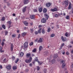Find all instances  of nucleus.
Instances as JSON below:
<instances>
[{
	"label": "nucleus",
	"instance_id": "obj_1",
	"mask_svg": "<svg viewBox=\"0 0 73 73\" xmlns=\"http://www.w3.org/2000/svg\"><path fill=\"white\" fill-rule=\"evenodd\" d=\"M69 3V1L68 0H65L64 2H63V5H65V7H66L68 5V3Z\"/></svg>",
	"mask_w": 73,
	"mask_h": 73
},
{
	"label": "nucleus",
	"instance_id": "obj_2",
	"mask_svg": "<svg viewBox=\"0 0 73 73\" xmlns=\"http://www.w3.org/2000/svg\"><path fill=\"white\" fill-rule=\"evenodd\" d=\"M32 60V57L30 56L29 59H26L25 60V62L26 63H30L31 62Z\"/></svg>",
	"mask_w": 73,
	"mask_h": 73
},
{
	"label": "nucleus",
	"instance_id": "obj_3",
	"mask_svg": "<svg viewBox=\"0 0 73 73\" xmlns=\"http://www.w3.org/2000/svg\"><path fill=\"white\" fill-rule=\"evenodd\" d=\"M28 42H26L25 43L24 45V48H28Z\"/></svg>",
	"mask_w": 73,
	"mask_h": 73
},
{
	"label": "nucleus",
	"instance_id": "obj_4",
	"mask_svg": "<svg viewBox=\"0 0 73 73\" xmlns=\"http://www.w3.org/2000/svg\"><path fill=\"white\" fill-rule=\"evenodd\" d=\"M7 24H9L8 25L9 26L8 29H9V28H11V24H12V22L11 21H7Z\"/></svg>",
	"mask_w": 73,
	"mask_h": 73
},
{
	"label": "nucleus",
	"instance_id": "obj_5",
	"mask_svg": "<svg viewBox=\"0 0 73 73\" xmlns=\"http://www.w3.org/2000/svg\"><path fill=\"white\" fill-rule=\"evenodd\" d=\"M43 38H40L39 40L37 41L38 43H41L43 42Z\"/></svg>",
	"mask_w": 73,
	"mask_h": 73
},
{
	"label": "nucleus",
	"instance_id": "obj_6",
	"mask_svg": "<svg viewBox=\"0 0 73 73\" xmlns=\"http://www.w3.org/2000/svg\"><path fill=\"white\" fill-rule=\"evenodd\" d=\"M62 64H62V68H64V67H65V66L66 65V64L65 63V61L62 60Z\"/></svg>",
	"mask_w": 73,
	"mask_h": 73
},
{
	"label": "nucleus",
	"instance_id": "obj_7",
	"mask_svg": "<svg viewBox=\"0 0 73 73\" xmlns=\"http://www.w3.org/2000/svg\"><path fill=\"white\" fill-rule=\"evenodd\" d=\"M55 62V60L53 59L51 61L50 60L48 62L49 64H50L51 63H52V64H54Z\"/></svg>",
	"mask_w": 73,
	"mask_h": 73
},
{
	"label": "nucleus",
	"instance_id": "obj_8",
	"mask_svg": "<svg viewBox=\"0 0 73 73\" xmlns=\"http://www.w3.org/2000/svg\"><path fill=\"white\" fill-rule=\"evenodd\" d=\"M61 39L63 41H65L66 40V37H64L63 36H62L61 37Z\"/></svg>",
	"mask_w": 73,
	"mask_h": 73
},
{
	"label": "nucleus",
	"instance_id": "obj_9",
	"mask_svg": "<svg viewBox=\"0 0 73 73\" xmlns=\"http://www.w3.org/2000/svg\"><path fill=\"white\" fill-rule=\"evenodd\" d=\"M6 68L8 69V70H10L11 69V64H9L8 66H6Z\"/></svg>",
	"mask_w": 73,
	"mask_h": 73
},
{
	"label": "nucleus",
	"instance_id": "obj_10",
	"mask_svg": "<svg viewBox=\"0 0 73 73\" xmlns=\"http://www.w3.org/2000/svg\"><path fill=\"white\" fill-rule=\"evenodd\" d=\"M41 22L43 23H45L46 22V19L44 18H42L41 20Z\"/></svg>",
	"mask_w": 73,
	"mask_h": 73
},
{
	"label": "nucleus",
	"instance_id": "obj_11",
	"mask_svg": "<svg viewBox=\"0 0 73 73\" xmlns=\"http://www.w3.org/2000/svg\"><path fill=\"white\" fill-rule=\"evenodd\" d=\"M26 34L27 33H25V32H24L23 33H22L21 35L22 37H24L26 36Z\"/></svg>",
	"mask_w": 73,
	"mask_h": 73
},
{
	"label": "nucleus",
	"instance_id": "obj_12",
	"mask_svg": "<svg viewBox=\"0 0 73 73\" xmlns=\"http://www.w3.org/2000/svg\"><path fill=\"white\" fill-rule=\"evenodd\" d=\"M51 11H52V12L57 11V8H55L54 9H51Z\"/></svg>",
	"mask_w": 73,
	"mask_h": 73
},
{
	"label": "nucleus",
	"instance_id": "obj_13",
	"mask_svg": "<svg viewBox=\"0 0 73 73\" xmlns=\"http://www.w3.org/2000/svg\"><path fill=\"white\" fill-rule=\"evenodd\" d=\"M51 5V3H47L46 4V6L47 7H49Z\"/></svg>",
	"mask_w": 73,
	"mask_h": 73
},
{
	"label": "nucleus",
	"instance_id": "obj_14",
	"mask_svg": "<svg viewBox=\"0 0 73 73\" xmlns=\"http://www.w3.org/2000/svg\"><path fill=\"white\" fill-rule=\"evenodd\" d=\"M31 56V53H27L26 54V57H27V58H28L29 57Z\"/></svg>",
	"mask_w": 73,
	"mask_h": 73
},
{
	"label": "nucleus",
	"instance_id": "obj_15",
	"mask_svg": "<svg viewBox=\"0 0 73 73\" xmlns=\"http://www.w3.org/2000/svg\"><path fill=\"white\" fill-rule=\"evenodd\" d=\"M30 18L31 19H35V15H30Z\"/></svg>",
	"mask_w": 73,
	"mask_h": 73
},
{
	"label": "nucleus",
	"instance_id": "obj_16",
	"mask_svg": "<svg viewBox=\"0 0 73 73\" xmlns=\"http://www.w3.org/2000/svg\"><path fill=\"white\" fill-rule=\"evenodd\" d=\"M27 8V6H25V7L23 8V10H22L23 12H25L26 11V9Z\"/></svg>",
	"mask_w": 73,
	"mask_h": 73
},
{
	"label": "nucleus",
	"instance_id": "obj_17",
	"mask_svg": "<svg viewBox=\"0 0 73 73\" xmlns=\"http://www.w3.org/2000/svg\"><path fill=\"white\" fill-rule=\"evenodd\" d=\"M28 3H29L28 0H25V1L24 2V4H28Z\"/></svg>",
	"mask_w": 73,
	"mask_h": 73
},
{
	"label": "nucleus",
	"instance_id": "obj_18",
	"mask_svg": "<svg viewBox=\"0 0 73 73\" xmlns=\"http://www.w3.org/2000/svg\"><path fill=\"white\" fill-rule=\"evenodd\" d=\"M44 16H45L46 19H47V20H48V19L49 18V16H48V14H44Z\"/></svg>",
	"mask_w": 73,
	"mask_h": 73
},
{
	"label": "nucleus",
	"instance_id": "obj_19",
	"mask_svg": "<svg viewBox=\"0 0 73 73\" xmlns=\"http://www.w3.org/2000/svg\"><path fill=\"white\" fill-rule=\"evenodd\" d=\"M65 35L66 37H68V36H70V35L68 33H66L65 34Z\"/></svg>",
	"mask_w": 73,
	"mask_h": 73
},
{
	"label": "nucleus",
	"instance_id": "obj_20",
	"mask_svg": "<svg viewBox=\"0 0 73 73\" xmlns=\"http://www.w3.org/2000/svg\"><path fill=\"white\" fill-rule=\"evenodd\" d=\"M42 46H39V52H40V51H41V50L42 49Z\"/></svg>",
	"mask_w": 73,
	"mask_h": 73
},
{
	"label": "nucleus",
	"instance_id": "obj_21",
	"mask_svg": "<svg viewBox=\"0 0 73 73\" xmlns=\"http://www.w3.org/2000/svg\"><path fill=\"white\" fill-rule=\"evenodd\" d=\"M20 57H23L24 56V53L22 52H21L20 54Z\"/></svg>",
	"mask_w": 73,
	"mask_h": 73
},
{
	"label": "nucleus",
	"instance_id": "obj_22",
	"mask_svg": "<svg viewBox=\"0 0 73 73\" xmlns=\"http://www.w3.org/2000/svg\"><path fill=\"white\" fill-rule=\"evenodd\" d=\"M58 56V55H57V54H55L54 55L53 58H56Z\"/></svg>",
	"mask_w": 73,
	"mask_h": 73
},
{
	"label": "nucleus",
	"instance_id": "obj_23",
	"mask_svg": "<svg viewBox=\"0 0 73 73\" xmlns=\"http://www.w3.org/2000/svg\"><path fill=\"white\" fill-rule=\"evenodd\" d=\"M17 67L16 66H13V69L14 70H16L17 69Z\"/></svg>",
	"mask_w": 73,
	"mask_h": 73
},
{
	"label": "nucleus",
	"instance_id": "obj_24",
	"mask_svg": "<svg viewBox=\"0 0 73 73\" xmlns=\"http://www.w3.org/2000/svg\"><path fill=\"white\" fill-rule=\"evenodd\" d=\"M24 23L25 25H26V26H27L28 25V22L27 21H24Z\"/></svg>",
	"mask_w": 73,
	"mask_h": 73
},
{
	"label": "nucleus",
	"instance_id": "obj_25",
	"mask_svg": "<svg viewBox=\"0 0 73 73\" xmlns=\"http://www.w3.org/2000/svg\"><path fill=\"white\" fill-rule=\"evenodd\" d=\"M42 7H40L38 9V11L39 12H42Z\"/></svg>",
	"mask_w": 73,
	"mask_h": 73
},
{
	"label": "nucleus",
	"instance_id": "obj_26",
	"mask_svg": "<svg viewBox=\"0 0 73 73\" xmlns=\"http://www.w3.org/2000/svg\"><path fill=\"white\" fill-rule=\"evenodd\" d=\"M2 47L1 46H0V52L1 53H2V52H3L4 51L2 50Z\"/></svg>",
	"mask_w": 73,
	"mask_h": 73
},
{
	"label": "nucleus",
	"instance_id": "obj_27",
	"mask_svg": "<svg viewBox=\"0 0 73 73\" xmlns=\"http://www.w3.org/2000/svg\"><path fill=\"white\" fill-rule=\"evenodd\" d=\"M47 11V9H46L44 8L43 9V12L44 13H46Z\"/></svg>",
	"mask_w": 73,
	"mask_h": 73
},
{
	"label": "nucleus",
	"instance_id": "obj_28",
	"mask_svg": "<svg viewBox=\"0 0 73 73\" xmlns=\"http://www.w3.org/2000/svg\"><path fill=\"white\" fill-rule=\"evenodd\" d=\"M11 51H13V44H11Z\"/></svg>",
	"mask_w": 73,
	"mask_h": 73
},
{
	"label": "nucleus",
	"instance_id": "obj_29",
	"mask_svg": "<svg viewBox=\"0 0 73 73\" xmlns=\"http://www.w3.org/2000/svg\"><path fill=\"white\" fill-rule=\"evenodd\" d=\"M2 28H3L4 29H5L6 27H5V25H2Z\"/></svg>",
	"mask_w": 73,
	"mask_h": 73
},
{
	"label": "nucleus",
	"instance_id": "obj_30",
	"mask_svg": "<svg viewBox=\"0 0 73 73\" xmlns=\"http://www.w3.org/2000/svg\"><path fill=\"white\" fill-rule=\"evenodd\" d=\"M42 29V28H40L39 29V30H38V33H41V30Z\"/></svg>",
	"mask_w": 73,
	"mask_h": 73
},
{
	"label": "nucleus",
	"instance_id": "obj_31",
	"mask_svg": "<svg viewBox=\"0 0 73 73\" xmlns=\"http://www.w3.org/2000/svg\"><path fill=\"white\" fill-rule=\"evenodd\" d=\"M36 48H35L33 50L32 52L33 53H35V52H36Z\"/></svg>",
	"mask_w": 73,
	"mask_h": 73
},
{
	"label": "nucleus",
	"instance_id": "obj_32",
	"mask_svg": "<svg viewBox=\"0 0 73 73\" xmlns=\"http://www.w3.org/2000/svg\"><path fill=\"white\" fill-rule=\"evenodd\" d=\"M42 33H43V34H44V33H45V31L44 29H42Z\"/></svg>",
	"mask_w": 73,
	"mask_h": 73
},
{
	"label": "nucleus",
	"instance_id": "obj_33",
	"mask_svg": "<svg viewBox=\"0 0 73 73\" xmlns=\"http://www.w3.org/2000/svg\"><path fill=\"white\" fill-rule=\"evenodd\" d=\"M55 36V35L54 34H52L50 35L51 37H53Z\"/></svg>",
	"mask_w": 73,
	"mask_h": 73
},
{
	"label": "nucleus",
	"instance_id": "obj_34",
	"mask_svg": "<svg viewBox=\"0 0 73 73\" xmlns=\"http://www.w3.org/2000/svg\"><path fill=\"white\" fill-rule=\"evenodd\" d=\"M44 55H46V56H47V55L48 54V52H45L44 53Z\"/></svg>",
	"mask_w": 73,
	"mask_h": 73
},
{
	"label": "nucleus",
	"instance_id": "obj_35",
	"mask_svg": "<svg viewBox=\"0 0 73 73\" xmlns=\"http://www.w3.org/2000/svg\"><path fill=\"white\" fill-rule=\"evenodd\" d=\"M19 59L18 58H17L16 60H15V63H17L18 61H19Z\"/></svg>",
	"mask_w": 73,
	"mask_h": 73
},
{
	"label": "nucleus",
	"instance_id": "obj_36",
	"mask_svg": "<svg viewBox=\"0 0 73 73\" xmlns=\"http://www.w3.org/2000/svg\"><path fill=\"white\" fill-rule=\"evenodd\" d=\"M66 55H67L68 56V55L69 54V52L68 51H67L66 52Z\"/></svg>",
	"mask_w": 73,
	"mask_h": 73
},
{
	"label": "nucleus",
	"instance_id": "obj_37",
	"mask_svg": "<svg viewBox=\"0 0 73 73\" xmlns=\"http://www.w3.org/2000/svg\"><path fill=\"white\" fill-rule=\"evenodd\" d=\"M33 42H31L30 44L29 45L30 46H32V45H33Z\"/></svg>",
	"mask_w": 73,
	"mask_h": 73
},
{
	"label": "nucleus",
	"instance_id": "obj_38",
	"mask_svg": "<svg viewBox=\"0 0 73 73\" xmlns=\"http://www.w3.org/2000/svg\"><path fill=\"white\" fill-rule=\"evenodd\" d=\"M66 19H69V16H66Z\"/></svg>",
	"mask_w": 73,
	"mask_h": 73
},
{
	"label": "nucleus",
	"instance_id": "obj_39",
	"mask_svg": "<svg viewBox=\"0 0 73 73\" xmlns=\"http://www.w3.org/2000/svg\"><path fill=\"white\" fill-rule=\"evenodd\" d=\"M16 35V34L13 35H12V37H15Z\"/></svg>",
	"mask_w": 73,
	"mask_h": 73
},
{
	"label": "nucleus",
	"instance_id": "obj_40",
	"mask_svg": "<svg viewBox=\"0 0 73 73\" xmlns=\"http://www.w3.org/2000/svg\"><path fill=\"white\" fill-rule=\"evenodd\" d=\"M50 29H51L50 28H48L47 32H50Z\"/></svg>",
	"mask_w": 73,
	"mask_h": 73
},
{
	"label": "nucleus",
	"instance_id": "obj_41",
	"mask_svg": "<svg viewBox=\"0 0 73 73\" xmlns=\"http://www.w3.org/2000/svg\"><path fill=\"white\" fill-rule=\"evenodd\" d=\"M1 20L2 21H4L5 20V17H3L1 19Z\"/></svg>",
	"mask_w": 73,
	"mask_h": 73
},
{
	"label": "nucleus",
	"instance_id": "obj_42",
	"mask_svg": "<svg viewBox=\"0 0 73 73\" xmlns=\"http://www.w3.org/2000/svg\"><path fill=\"white\" fill-rule=\"evenodd\" d=\"M72 8V6H71L69 5V7H68V9H70Z\"/></svg>",
	"mask_w": 73,
	"mask_h": 73
},
{
	"label": "nucleus",
	"instance_id": "obj_43",
	"mask_svg": "<svg viewBox=\"0 0 73 73\" xmlns=\"http://www.w3.org/2000/svg\"><path fill=\"white\" fill-rule=\"evenodd\" d=\"M55 17H57L58 16V15L57 14H56L55 15Z\"/></svg>",
	"mask_w": 73,
	"mask_h": 73
},
{
	"label": "nucleus",
	"instance_id": "obj_44",
	"mask_svg": "<svg viewBox=\"0 0 73 73\" xmlns=\"http://www.w3.org/2000/svg\"><path fill=\"white\" fill-rule=\"evenodd\" d=\"M34 12H37V10L36 9H34Z\"/></svg>",
	"mask_w": 73,
	"mask_h": 73
},
{
	"label": "nucleus",
	"instance_id": "obj_45",
	"mask_svg": "<svg viewBox=\"0 0 73 73\" xmlns=\"http://www.w3.org/2000/svg\"><path fill=\"white\" fill-rule=\"evenodd\" d=\"M38 64H39V65H41V64H42V63H41V62H40L39 61H38Z\"/></svg>",
	"mask_w": 73,
	"mask_h": 73
},
{
	"label": "nucleus",
	"instance_id": "obj_46",
	"mask_svg": "<svg viewBox=\"0 0 73 73\" xmlns=\"http://www.w3.org/2000/svg\"><path fill=\"white\" fill-rule=\"evenodd\" d=\"M1 45L2 46H3L4 45V42H2L1 43Z\"/></svg>",
	"mask_w": 73,
	"mask_h": 73
},
{
	"label": "nucleus",
	"instance_id": "obj_47",
	"mask_svg": "<svg viewBox=\"0 0 73 73\" xmlns=\"http://www.w3.org/2000/svg\"><path fill=\"white\" fill-rule=\"evenodd\" d=\"M30 30L31 32H33V29H31Z\"/></svg>",
	"mask_w": 73,
	"mask_h": 73
},
{
	"label": "nucleus",
	"instance_id": "obj_48",
	"mask_svg": "<svg viewBox=\"0 0 73 73\" xmlns=\"http://www.w3.org/2000/svg\"><path fill=\"white\" fill-rule=\"evenodd\" d=\"M26 72H28L29 71V70L28 69H27L25 70Z\"/></svg>",
	"mask_w": 73,
	"mask_h": 73
},
{
	"label": "nucleus",
	"instance_id": "obj_49",
	"mask_svg": "<svg viewBox=\"0 0 73 73\" xmlns=\"http://www.w3.org/2000/svg\"><path fill=\"white\" fill-rule=\"evenodd\" d=\"M35 35H37L38 34V32L37 31H36L35 32Z\"/></svg>",
	"mask_w": 73,
	"mask_h": 73
},
{
	"label": "nucleus",
	"instance_id": "obj_50",
	"mask_svg": "<svg viewBox=\"0 0 73 73\" xmlns=\"http://www.w3.org/2000/svg\"><path fill=\"white\" fill-rule=\"evenodd\" d=\"M8 31H6L5 32V35H7V34H8Z\"/></svg>",
	"mask_w": 73,
	"mask_h": 73
},
{
	"label": "nucleus",
	"instance_id": "obj_51",
	"mask_svg": "<svg viewBox=\"0 0 73 73\" xmlns=\"http://www.w3.org/2000/svg\"><path fill=\"white\" fill-rule=\"evenodd\" d=\"M5 61H6V58H5L3 59V61L4 62H5Z\"/></svg>",
	"mask_w": 73,
	"mask_h": 73
},
{
	"label": "nucleus",
	"instance_id": "obj_52",
	"mask_svg": "<svg viewBox=\"0 0 73 73\" xmlns=\"http://www.w3.org/2000/svg\"><path fill=\"white\" fill-rule=\"evenodd\" d=\"M40 69V67L39 66H38L37 67V70H39Z\"/></svg>",
	"mask_w": 73,
	"mask_h": 73
},
{
	"label": "nucleus",
	"instance_id": "obj_53",
	"mask_svg": "<svg viewBox=\"0 0 73 73\" xmlns=\"http://www.w3.org/2000/svg\"><path fill=\"white\" fill-rule=\"evenodd\" d=\"M0 69H2L3 68V66H2V65H0Z\"/></svg>",
	"mask_w": 73,
	"mask_h": 73
},
{
	"label": "nucleus",
	"instance_id": "obj_54",
	"mask_svg": "<svg viewBox=\"0 0 73 73\" xmlns=\"http://www.w3.org/2000/svg\"><path fill=\"white\" fill-rule=\"evenodd\" d=\"M20 34H19L18 35V38H20Z\"/></svg>",
	"mask_w": 73,
	"mask_h": 73
},
{
	"label": "nucleus",
	"instance_id": "obj_55",
	"mask_svg": "<svg viewBox=\"0 0 73 73\" xmlns=\"http://www.w3.org/2000/svg\"><path fill=\"white\" fill-rule=\"evenodd\" d=\"M42 27V26L41 25H40L38 26V28H41V27Z\"/></svg>",
	"mask_w": 73,
	"mask_h": 73
},
{
	"label": "nucleus",
	"instance_id": "obj_56",
	"mask_svg": "<svg viewBox=\"0 0 73 73\" xmlns=\"http://www.w3.org/2000/svg\"><path fill=\"white\" fill-rule=\"evenodd\" d=\"M64 45H65V44H64V43H62V44L61 46L62 47V46H64Z\"/></svg>",
	"mask_w": 73,
	"mask_h": 73
},
{
	"label": "nucleus",
	"instance_id": "obj_57",
	"mask_svg": "<svg viewBox=\"0 0 73 73\" xmlns=\"http://www.w3.org/2000/svg\"><path fill=\"white\" fill-rule=\"evenodd\" d=\"M35 61H37L38 62V59H37V58H36Z\"/></svg>",
	"mask_w": 73,
	"mask_h": 73
},
{
	"label": "nucleus",
	"instance_id": "obj_58",
	"mask_svg": "<svg viewBox=\"0 0 73 73\" xmlns=\"http://www.w3.org/2000/svg\"><path fill=\"white\" fill-rule=\"evenodd\" d=\"M33 22H31L30 23V25H33Z\"/></svg>",
	"mask_w": 73,
	"mask_h": 73
},
{
	"label": "nucleus",
	"instance_id": "obj_59",
	"mask_svg": "<svg viewBox=\"0 0 73 73\" xmlns=\"http://www.w3.org/2000/svg\"><path fill=\"white\" fill-rule=\"evenodd\" d=\"M12 58L13 60H15V57L14 56H12Z\"/></svg>",
	"mask_w": 73,
	"mask_h": 73
},
{
	"label": "nucleus",
	"instance_id": "obj_60",
	"mask_svg": "<svg viewBox=\"0 0 73 73\" xmlns=\"http://www.w3.org/2000/svg\"><path fill=\"white\" fill-rule=\"evenodd\" d=\"M19 32H20V31H19V30H17V32L18 33H19Z\"/></svg>",
	"mask_w": 73,
	"mask_h": 73
},
{
	"label": "nucleus",
	"instance_id": "obj_61",
	"mask_svg": "<svg viewBox=\"0 0 73 73\" xmlns=\"http://www.w3.org/2000/svg\"><path fill=\"white\" fill-rule=\"evenodd\" d=\"M38 40V39H36V40H35V42H37Z\"/></svg>",
	"mask_w": 73,
	"mask_h": 73
},
{
	"label": "nucleus",
	"instance_id": "obj_62",
	"mask_svg": "<svg viewBox=\"0 0 73 73\" xmlns=\"http://www.w3.org/2000/svg\"><path fill=\"white\" fill-rule=\"evenodd\" d=\"M29 65L30 66H32V64L31 63L29 64Z\"/></svg>",
	"mask_w": 73,
	"mask_h": 73
},
{
	"label": "nucleus",
	"instance_id": "obj_63",
	"mask_svg": "<svg viewBox=\"0 0 73 73\" xmlns=\"http://www.w3.org/2000/svg\"><path fill=\"white\" fill-rule=\"evenodd\" d=\"M71 13H73V9L71 10Z\"/></svg>",
	"mask_w": 73,
	"mask_h": 73
},
{
	"label": "nucleus",
	"instance_id": "obj_64",
	"mask_svg": "<svg viewBox=\"0 0 73 73\" xmlns=\"http://www.w3.org/2000/svg\"><path fill=\"white\" fill-rule=\"evenodd\" d=\"M71 53H72L73 54V50H72L71 51Z\"/></svg>",
	"mask_w": 73,
	"mask_h": 73
}]
</instances>
